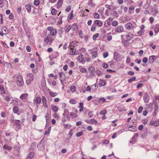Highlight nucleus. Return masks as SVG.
<instances>
[{"label":"nucleus","mask_w":159,"mask_h":159,"mask_svg":"<svg viewBox=\"0 0 159 159\" xmlns=\"http://www.w3.org/2000/svg\"><path fill=\"white\" fill-rule=\"evenodd\" d=\"M136 78L135 77H133L130 78V79H129L128 80V81L129 83L133 81H134L135 80Z\"/></svg>","instance_id":"603ef678"},{"label":"nucleus","mask_w":159,"mask_h":159,"mask_svg":"<svg viewBox=\"0 0 159 159\" xmlns=\"http://www.w3.org/2000/svg\"><path fill=\"white\" fill-rule=\"evenodd\" d=\"M134 7L133 6H130L128 12L129 14H132L134 12Z\"/></svg>","instance_id":"c756f323"},{"label":"nucleus","mask_w":159,"mask_h":159,"mask_svg":"<svg viewBox=\"0 0 159 159\" xmlns=\"http://www.w3.org/2000/svg\"><path fill=\"white\" fill-rule=\"evenodd\" d=\"M13 111L14 113H17L19 111V109L17 107L15 106L13 107Z\"/></svg>","instance_id":"c03bdc74"},{"label":"nucleus","mask_w":159,"mask_h":159,"mask_svg":"<svg viewBox=\"0 0 159 159\" xmlns=\"http://www.w3.org/2000/svg\"><path fill=\"white\" fill-rule=\"evenodd\" d=\"M59 56V53L57 51L53 52L51 55L49 56L50 60H52L55 59H57Z\"/></svg>","instance_id":"0eeeda50"},{"label":"nucleus","mask_w":159,"mask_h":159,"mask_svg":"<svg viewBox=\"0 0 159 159\" xmlns=\"http://www.w3.org/2000/svg\"><path fill=\"white\" fill-rule=\"evenodd\" d=\"M88 70L92 76H95L94 73L95 69L93 66H90L88 68Z\"/></svg>","instance_id":"9d476101"},{"label":"nucleus","mask_w":159,"mask_h":159,"mask_svg":"<svg viewBox=\"0 0 159 159\" xmlns=\"http://www.w3.org/2000/svg\"><path fill=\"white\" fill-rule=\"evenodd\" d=\"M98 88V85L97 84L95 83L93 85H91L92 92H95L97 90Z\"/></svg>","instance_id":"dca6fc26"},{"label":"nucleus","mask_w":159,"mask_h":159,"mask_svg":"<svg viewBox=\"0 0 159 159\" xmlns=\"http://www.w3.org/2000/svg\"><path fill=\"white\" fill-rule=\"evenodd\" d=\"M96 73L98 76H101L102 74L101 71L99 70H97L96 71Z\"/></svg>","instance_id":"6e6d98bb"},{"label":"nucleus","mask_w":159,"mask_h":159,"mask_svg":"<svg viewBox=\"0 0 159 159\" xmlns=\"http://www.w3.org/2000/svg\"><path fill=\"white\" fill-rule=\"evenodd\" d=\"M150 125H153L157 127L159 125V120H156L154 122L153 121H151Z\"/></svg>","instance_id":"393cba45"},{"label":"nucleus","mask_w":159,"mask_h":159,"mask_svg":"<svg viewBox=\"0 0 159 159\" xmlns=\"http://www.w3.org/2000/svg\"><path fill=\"white\" fill-rule=\"evenodd\" d=\"M55 39V38L53 37L51 35L48 34L44 39V43L46 45H51Z\"/></svg>","instance_id":"f03ea898"},{"label":"nucleus","mask_w":159,"mask_h":159,"mask_svg":"<svg viewBox=\"0 0 159 159\" xmlns=\"http://www.w3.org/2000/svg\"><path fill=\"white\" fill-rule=\"evenodd\" d=\"M64 127L66 129H70L71 128V126L70 124H66L64 125Z\"/></svg>","instance_id":"774afa93"},{"label":"nucleus","mask_w":159,"mask_h":159,"mask_svg":"<svg viewBox=\"0 0 159 159\" xmlns=\"http://www.w3.org/2000/svg\"><path fill=\"white\" fill-rule=\"evenodd\" d=\"M79 13L80 14V16H82V17H84L85 16H88V12H87L85 11H82L79 12Z\"/></svg>","instance_id":"c85d7f7f"},{"label":"nucleus","mask_w":159,"mask_h":159,"mask_svg":"<svg viewBox=\"0 0 159 159\" xmlns=\"http://www.w3.org/2000/svg\"><path fill=\"white\" fill-rule=\"evenodd\" d=\"M51 109L54 112H57L58 110V107L53 105H51Z\"/></svg>","instance_id":"bb28decb"},{"label":"nucleus","mask_w":159,"mask_h":159,"mask_svg":"<svg viewBox=\"0 0 159 159\" xmlns=\"http://www.w3.org/2000/svg\"><path fill=\"white\" fill-rule=\"evenodd\" d=\"M98 122L94 118L91 119L90 120V123L91 124L96 125L98 124Z\"/></svg>","instance_id":"72a5a7b5"},{"label":"nucleus","mask_w":159,"mask_h":159,"mask_svg":"<svg viewBox=\"0 0 159 159\" xmlns=\"http://www.w3.org/2000/svg\"><path fill=\"white\" fill-rule=\"evenodd\" d=\"M16 83L17 86L19 87L23 86L24 84V81L22 76L21 75L19 74L16 77Z\"/></svg>","instance_id":"7ed1b4c3"},{"label":"nucleus","mask_w":159,"mask_h":159,"mask_svg":"<svg viewBox=\"0 0 159 159\" xmlns=\"http://www.w3.org/2000/svg\"><path fill=\"white\" fill-rule=\"evenodd\" d=\"M154 32L157 34L159 32V25L156 24L154 28Z\"/></svg>","instance_id":"2f4dec72"},{"label":"nucleus","mask_w":159,"mask_h":159,"mask_svg":"<svg viewBox=\"0 0 159 159\" xmlns=\"http://www.w3.org/2000/svg\"><path fill=\"white\" fill-rule=\"evenodd\" d=\"M42 101L43 106L45 108H47L48 107L47 104V101L45 97L44 96H42Z\"/></svg>","instance_id":"2eb2a0df"},{"label":"nucleus","mask_w":159,"mask_h":159,"mask_svg":"<svg viewBox=\"0 0 159 159\" xmlns=\"http://www.w3.org/2000/svg\"><path fill=\"white\" fill-rule=\"evenodd\" d=\"M16 122H14L15 125L18 127H20V121L19 120H16Z\"/></svg>","instance_id":"49530a36"},{"label":"nucleus","mask_w":159,"mask_h":159,"mask_svg":"<svg viewBox=\"0 0 159 159\" xmlns=\"http://www.w3.org/2000/svg\"><path fill=\"white\" fill-rule=\"evenodd\" d=\"M128 129L129 131H134L136 129L135 126H133L129 127L128 128Z\"/></svg>","instance_id":"338daca9"},{"label":"nucleus","mask_w":159,"mask_h":159,"mask_svg":"<svg viewBox=\"0 0 159 159\" xmlns=\"http://www.w3.org/2000/svg\"><path fill=\"white\" fill-rule=\"evenodd\" d=\"M93 16L95 18L98 19L99 18V15L97 12H95Z\"/></svg>","instance_id":"052dcab7"},{"label":"nucleus","mask_w":159,"mask_h":159,"mask_svg":"<svg viewBox=\"0 0 159 159\" xmlns=\"http://www.w3.org/2000/svg\"><path fill=\"white\" fill-rule=\"evenodd\" d=\"M83 134V132L81 131L77 133L76 134V136L77 137H79L82 135Z\"/></svg>","instance_id":"0e129e2a"},{"label":"nucleus","mask_w":159,"mask_h":159,"mask_svg":"<svg viewBox=\"0 0 159 159\" xmlns=\"http://www.w3.org/2000/svg\"><path fill=\"white\" fill-rule=\"evenodd\" d=\"M7 3V1L6 0H0V7L2 8Z\"/></svg>","instance_id":"a878e982"},{"label":"nucleus","mask_w":159,"mask_h":159,"mask_svg":"<svg viewBox=\"0 0 159 159\" xmlns=\"http://www.w3.org/2000/svg\"><path fill=\"white\" fill-rule=\"evenodd\" d=\"M76 90V88L74 86H72L70 87V90L72 92H75Z\"/></svg>","instance_id":"3c124183"},{"label":"nucleus","mask_w":159,"mask_h":159,"mask_svg":"<svg viewBox=\"0 0 159 159\" xmlns=\"http://www.w3.org/2000/svg\"><path fill=\"white\" fill-rule=\"evenodd\" d=\"M70 50L69 51V53L70 55L73 56L76 55L75 54L76 49L75 48H69Z\"/></svg>","instance_id":"aec40b11"},{"label":"nucleus","mask_w":159,"mask_h":159,"mask_svg":"<svg viewBox=\"0 0 159 159\" xmlns=\"http://www.w3.org/2000/svg\"><path fill=\"white\" fill-rule=\"evenodd\" d=\"M123 35H121V37L122 39V43L124 44V45L125 46H128L129 45L130 43L128 42L129 40H125L124 39H123Z\"/></svg>","instance_id":"f3484780"},{"label":"nucleus","mask_w":159,"mask_h":159,"mask_svg":"<svg viewBox=\"0 0 159 159\" xmlns=\"http://www.w3.org/2000/svg\"><path fill=\"white\" fill-rule=\"evenodd\" d=\"M28 77H30L29 79H27L26 80V83L27 85H30L31 82L33 81L34 79V76L32 73H28L27 74Z\"/></svg>","instance_id":"423d86ee"},{"label":"nucleus","mask_w":159,"mask_h":159,"mask_svg":"<svg viewBox=\"0 0 159 159\" xmlns=\"http://www.w3.org/2000/svg\"><path fill=\"white\" fill-rule=\"evenodd\" d=\"M39 149L41 150L44 148V146L42 143H39L37 146Z\"/></svg>","instance_id":"4c0bfd02"},{"label":"nucleus","mask_w":159,"mask_h":159,"mask_svg":"<svg viewBox=\"0 0 159 159\" xmlns=\"http://www.w3.org/2000/svg\"><path fill=\"white\" fill-rule=\"evenodd\" d=\"M59 76L60 78V80L61 82L62 83L63 80H64L65 78V75L62 72H60L59 73Z\"/></svg>","instance_id":"412c9836"},{"label":"nucleus","mask_w":159,"mask_h":159,"mask_svg":"<svg viewBox=\"0 0 159 159\" xmlns=\"http://www.w3.org/2000/svg\"><path fill=\"white\" fill-rule=\"evenodd\" d=\"M106 7L108 9L111 10H113L116 9L115 7L112 5H107Z\"/></svg>","instance_id":"a18cd8bd"},{"label":"nucleus","mask_w":159,"mask_h":159,"mask_svg":"<svg viewBox=\"0 0 159 159\" xmlns=\"http://www.w3.org/2000/svg\"><path fill=\"white\" fill-rule=\"evenodd\" d=\"M98 49L97 48L93 49L91 53L92 56L94 58L98 56Z\"/></svg>","instance_id":"4468645a"},{"label":"nucleus","mask_w":159,"mask_h":159,"mask_svg":"<svg viewBox=\"0 0 159 159\" xmlns=\"http://www.w3.org/2000/svg\"><path fill=\"white\" fill-rule=\"evenodd\" d=\"M156 59V56L154 55H152L149 57V62L150 63H152Z\"/></svg>","instance_id":"b1692460"},{"label":"nucleus","mask_w":159,"mask_h":159,"mask_svg":"<svg viewBox=\"0 0 159 159\" xmlns=\"http://www.w3.org/2000/svg\"><path fill=\"white\" fill-rule=\"evenodd\" d=\"M63 3V0H59L57 3L58 6H57V8L59 9L62 5Z\"/></svg>","instance_id":"a19ab883"},{"label":"nucleus","mask_w":159,"mask_h":159,"mask_svg":"<svg viewBox=\"0 0 159 159\" xmlns=\"http://www.w3.org/2000/svg\"><path fill=\"white\" fill-rule=\"evenodd\" d=\"M118 24V22L116 20L113 21L112 23V25L113 26H116Z\"/></svg>","instance_id":"e2e57ef3"},{"label":"nucleus","mask_w":159,"mask_h":159,"mask_svg":"<svg viewBox=\"0 0 159 159\" xmlns=\"http://www.w3.org/2000/svg\"><path fill=\"white\" fill-rule=\"evenodd\" d=\"M99 34L97 33L93 35V40H95L99 36Z\"/></svg>","instance_id":"864d4df0"},{"label":"nucleus","mask_w":159,"mask_h":159,"mask_svg":"<svg viewBox=\"0 0 159 159\" xmlns=\"http://www.w3.org/2000/svg\"><path fill=\"white\" fill-rule=\"evenodd\" d=\"M79 108H80L79 111L80 112H81L83 110L84 107L83 105V102H81L79 103Z\"/></svg>","instance_id":"473e14b6"},{"label":"nucleus","mask_w":159,"mask_h":159,"mask_svg":"<svg viewBox=\"0 0 159 159\" xmlns=\"http://www.w3.org/2000/svg\"><path fill=\"white\" fill-rule=\"evenodd\" d=\"M72 111L70 113V116L71 118H75L78 116L77 113L78 111L74 107L70 108Z\"/></svg>","instance_id":"39448f33"},{"label":"nucleus","mask_w":159,"mask_h":159,"mask_svg":"<svg viewBox=\"0 0 159 159\" xmlns=\"http://www.w3.org/2000/svg\"><path fill=\"white\" fill-rule=\"evenodd\" d=\"M78 43H79L78 42L75 41H73L70 43L68 48H74L78 46Z\"/></svg>","instance_id":"1a4fd4ad"},{"label":"nucleus","mask_w":159,"mask_h":159,"mask_svg":"<svg viewBox=\"0 0 159 159\" xmlns=\"http://www.w3.org/2000/svg\"><path fill=\"white\" fill-rule=\"evenodd\" d=\"M69 102L72 104H75L77 103V101L75 99H72L70 100Z\"/></svg>","instance_id":"8fccbe9b"},{"label":"nucleus","mask_w":159,"mask_h":159,"mask_svg":"<svg viewBox=\"0 0 159 159\" xmlns=\"http://www.w3.org/2000/svg\"><path fill=\"white\" fill-rule=\"evenodd\" d=\"M3 148L5 149H7L8 150H10L12 149L11 147L6 145H4L3 146Z\"/></svg>","instance_id":"13d9d810"},{"label":"nucleus","mask_w":159,"mask_h":159,"mask_svg":"<svg viewBox=\"0 0 159 159\" xmlns=\"http://www.w3.org/2000/svg\"><path fill=\"white\" fill-rule=\"evenodd\" d=\"M25 7L28 12L30 13L31 12V6L29 4H27L25 5Z\"/></svg>","instance_id":"e433bc0d"},{"label":"nucleus","mask_w":159,"mask_h":159,"mask_svg":"<svg viewBox=\"0 0 159 159\" xmlns=\"http://www.w3.org/2000/svg\"><path fill=\"white\" fill-rule=\"evenodd\" d=\"M78 61L84 63L86 62H89L90 61L91 58L88 54H85L84 56L83 55H80L78 57Z\"/></svg>","instance_id":"f257e3e1"},{"label":"nucleus","mask_w":159,"mask_h":159,"mask_svg":"<svg viewBox=\"0 0 159 159\" xmlns=\"http://www.w3.org/2000/svg\"><path fill=\"white\" fill-rule=\"evenodd\" d=\"M93 23L95 26L96 25L99 27H101L103 25L102 22L99 20H94Z\"/></svg>","instance_id":"ddd939ff"},{"label":"nucleus","mask_w":159,"mask_h":159,"mask_svg":"<svg viewBox=\"0 0 159 159\" xmlns=\"http://www.w3.org/2000/svg\"><path fill=\"white\" fill-rule=\"evenodd\" d=\"M143 109V107L142 106H140L138 109V112L139 113H141Z\"/></svg>","instance_id":"bf43d9fd"},{"label":"nucleus","mask_w":159,"mask_h":159,"mask_svg":"<svg viewBox=\"0 0 159 159\" xmlns=\"http://www.w3.org/2000/svg\"><path fill=\"white\" fill-rule=\"evenodd\" d=\"M106 100L104 98H100L98 100V102L99 103H101L102 102H105Z\"/></svg>","instance_id":"69168bd1"},{"label":"nucleus","mask_w":159,"mask_h":159,"mask_svg":"<svg viewBox=\"0 0 159 159\" xmlns=\"http://www.w3.org/2000/svg\"><path fill=\"white\" fill-rule=\"evenodd\" d=\"M125 27L126 30H133L134 28L136 26L132 24L131 23H128L125 24Z\"/></svg>","instance_id":"6e6552de"},{"label":"nucleus","mask_w":159,"mask_h":159,"mask_svg":"<svg viewBox=\"0 0 159 159\" xmlns=\"http://www.w3.org/2000/svg\"><path fill=\"white\" fill-rule=\"evenodd\" d=\"M96 29V26L94 25H92L91 28V31L93 32L95 31Z\"/></svg>","instance_id":"680f3d73"},{"label":"nucleus","mask_w":159,"mask_h":159,"mask_svg":"<svg viewBox=\"0 0 159 159\" xmlns=\"http://www.w3.org/2000/svg\"><path fill=\"white\" fill-rule=\"evenodd\" d=\"M106 83V82L103 81V80H100L99 82V84L100 86H105Z\"/></svg>","instance_id":"79ce46f5"},{"label":"nucleus","mask_w":159,"mask_h":159,"mask_svg":"<svg viewBox=\"0 0 159 159\" xmlns=\"http://www.w3.org/2000/svg\"><path fill=\"white\" fill-rule=\"evenodd\" d=\"M56 119H58L59 117L57 113V112H54L52 115Z\"/></svg>","instance_id":"4d7b16f0"},{"label":"nucleus","mask_w":159,"mask_h":159,"mask_svg":"<svg viewBox=\"0 0 159 159\" xmlns=\"http://www.w3.org/2000/svg\"><path fill=\"white\" fill-rule=\"evenodd\" d=\"M79 70L80 72L81 73H85L87 71L84 68L81 67L80 69Z\"/></svg>","instance_id":"de8ad7c7"},{"label":"nucleus","mask_w":159,"mask_h":159,"mask_svg":"<svg viewBox=\"0 0 159 159\" xmlns=\"http://www.w3.org/2000/svg\"><path fill=\"white\" fill-rule=\"evenodd\" d=\"M47 30L50 32L49 35L53 36V37L55 38L57 34V32L56 29H54L52 26H49L47 28Z\"/></svg>","instance_id":"20e7f679"},{"label":"nucleus","mask_w":159,"mask_h":159,"mask_svg":"<svg viewBox=\"0 0 159 159\" xmlns=\"http://www.w3.org/2000/svg\"><path fill=\"white\" fill-rule=\"evenodd\" d=\"M28 94L27 93H23L20 96V98L23 101L27 100L28 98Z\"/></svg>","instance_id":"9b49d317"},{"label":"nucleus","mask_w":159,"mask_h":159,"mask_svg":"<svg viewBox=\"0 0 159 159\" xmlns=\"http://www.w3.org/2000/svg\"><path fill=\"white\" fill-rule=\"evenodd\" d=\"M107 113V111L106 110H102L99 112V114L100 115H104Z\"/></svg>","instance_id":"5fc2aeb1"},{"label":"nucleus","mask_w":159,"mask_h":159,"mask_svg":"<svg viewBox=\"0 0 159 159\" xmlns=\"http://www.w3.org/2000/svg\"><path fill=\"white\" fill-rule=\"evenodd\" d=\"M134 35L132 34H130V33H128L125 35V37L126 40L130 41L133 38Z\"/></svg>","instance_id":"a211bd4d"},{"label":"nucleus","mask_w":159,"mask_h":159,"mask_svg":"<svg viewBox=\"0 0 159 159\" xmlns=\"http://www.w3.org/2000/svg\"><path fill=\"white\" fill-rule=\"evenodd\" d=\"M73 11H71L68 16V18L70 19V20H71L73 19Z\"/></svg>","instance_id":"58836bf2"},{"label":"nucleus","mask_w":159,"mask_h":159,"mask_svg":"<svg viewBox=\"0 0 159 159\" xmlns=\"http://www.w3.org/2000/svg\"><path fill=\"white\" fill-rule=\"evenodd\" d=\"M2 32H3L4 34H7L10 33L9 30H8L7 28L5 27H2Z\"/></svg>","instance_id":"4be33fe9"},{"label":"nucleus","mask_w":159,"mask_h":159,"mask_svg":"<svg viewBox=\"0 0 159 159\" xmlns=\"http://www.w3.org/2000/svg\"><path fill=\"white\" fill-rule=\"evenodd\" d=\"M65 32L66 33H68L71 29V26L69 25H66L65 27Z\"/></svg>","instance_id":"cd10ccee"},{"label":"nucleus","mask_w":159,"mask_h":159,"mask_svg":"<svg viewBox=\"0 0 159 159\" xmlns=\"http://www.w3.org/2000/svg\"><path fill=\"white\" fill-rule=\"evenodd\" d=\"M124 29L123 27L122 26H119L116 28L115 30L116 32L118 33H121L123 32L124 31Z\"/></svg>","instance_id":"5701e85b"},{"label":"nucleus","mask_w":159,"mask_h":159,"mask_svg":"<svg viewBox=\"0 0 159 159\" xmlns=\"http://www.w3.org/2000/svg\"><path fill=\"white\" fill-rule=\"evenodd\" d=\"M42 0H34L33 2L34 5L36 7L40 5V2ZM42 1H43L42 3L43 4L44 0H42Z\"/></svg>","instance_id":"6ab92c4d"},{"label":"nucleus","mask_w":159,"mask_h":159,"mask_svg":"<svg viewBox=\"0 0 159 159\" xmlns=\"http://www.w3.org/2000/svg\"><path fill=\"white\" fill-rule=\"evenodd\" d=\"M120 55V54L117 52H115L114 54V59L117 60L118 57H119Z\"/></svg>","instance_id":"37998d69"},{"label":"nucleus","mask_w":159,"mask_h":159,"mask_svg":"<svg viewBox=\"0 0 159 159\" xmlns=\"http://www.w3.org/2000/svg\"><path fill=\"white\" fill-rule=\"evenodd\" d=\"M52 8L51 11V14L52 15H55L56 14L57 11L54 8H52V7H51Z\"/></svg>","instance_id":"09e8293b"},{"label":"nucleus","mask_w":159,"mask_h":159,"mask_svg":"<svg viewBox=\"0 0 159 159\" xmlns=\"http://www.w3.org/2000/svg\"><path fill=\"white\" fill-rule=\"evenodd\" d=\"M143 99L144 102L145 103H147L150 100V97L147 93H146L144 94L143 97Z\"/></svg>","instance_id":"f8f14e48"},{"label":"nucleus","mask_w":159,"mask_h":159,"mask_svg":"<svg viewBox=\"0 0 159 159\" xmlns=\"http://www.w3.org/2000/svg\"><path fill=\"white\" fill-rule=\"evenodd\" d=\"M34 155V152H30L28 155L27 159H32Z\"/></svg>","instance_id":"7c9ffc66"},{"label":"nucleus","mask_w":159,"mask_h":159,"mask_svg":"<svg viewBox=\"0 0 159 159\" xmlns=\"http://www.w3.org/2000/svg\"><path fill=\"white\" fill-rule=\"evenodd\" d=\"M41 102V99L39 97H37L35 100V103L38 104H39Z\"/></svg>","instance_id":"c9c22d12"},{"label":"nucleus","mask_w":159,"mask_h":159,"mask_svg":"<svg viewBox=\"0 0 159 159\" xmlns=\"http://www.w3.org/2000/svg\"><path fill=\"white\" fill-rule=\"evenodd\" d=\"M49 95H50L51 97H54L57 95V93H56L52 92L50 90H49Z\"/></svg>","instance_id":"f704fd0d"},{"label":"nucleus","mask_w":159,"mask_h":159,"mask_svg":"<svg viewBox=\"0 0 159 159\" xmlns=\"http://www.w3.org/2000/svg\"><path fill=\"white\" fill-rule=\"evenodd\" d=\"M77 25L76 23L73 24L71 26V28L72 29L73 31L76 30L77 29Z\"/></svg>","instance_id":"ea45409f"}]
</instances>
